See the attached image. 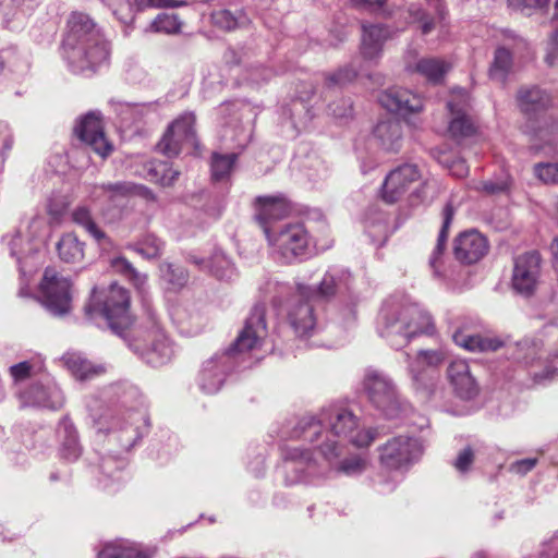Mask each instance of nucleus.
Here are the masks:
<instances>
[{"label": "nucleus", "instance_id": "45", "mask_svg": "<svg viewBox=\"0 0 558 558\" xmlns=\"http://www.w3.org/2000/svg\"><path fill=\"white\" fill-rule=\"evenodd\" d=\"M3 64L7 63L9 70L16 74H25L28 72L31 63L25 53L17 51L16 48L10 47L2 50Z\"/></svg>", "mask_w": 558, "mask_h": 558}, {"label": "nucleus", "instance_id": "2", "mask_svg": "<svg viewBox=\"0 0 558 558\" xmlns=\"http://www.w3.org/2000/svg\"><path fill=\"white\" fill-rule=\"evenodd\" d=\"M63 57L72 72L92 74L109 61L110 46L94 21L84 13L74 12L68 20V32L62 43Z\"/></svg>", "mask_w": 558, "mask_h": 558}, {"label": "nucleus", "instance_id": "41", "mask_svg": "<svg viewBox=\"0 0 558 558\" xmlns=\"http://www.w3.org/2000/svg\"><path fill=\"white\" fill-rule=\"evenodd\" d=\"M453 215H454V210H453L452 205L447 204L442 210L444 220H442L441 229L438 234L437 244L429 257V265L435 270H437V260H438L439 256H441L445 251L446 241H447V236H448V230L451 226Z\"/></svg>", "mask_w": 558, "mask_h": 558}, {"label": "nucleus", "instance_id": "49", "mask_svg": "<svg viewBox=\"0 0 558 558\" xmlns=\"http://www.w3.org/2000/svg\"><path fill=\"white\" fill-rule=\"evenodd\" d=\"M182 23L177 14L161 13L151 22L150 28L156 33L175 34L181 29Z\"/></svg>", "mask_w": 558, "mask_h": 558}, {"label": "nucleus", "instance_id": "42", "mask_svg": "<svg viewBox=\"0 0 558 558\" xmlns=\"http://www.w3.org/2000/svg\"><path fill=\"white\" fill-rule=\"evenodd\" d=\"M129 247L145 258H158L162 253L163 242L154 234H145Z\"/></svg>", "mask_w": 558, "mask_h": 558}, {"label": "nucleus", "instance_id": "19", "mask_svg": "<svg viewBox=\"0 0 558 558\" xmlns=\"http://www.w3.org/2000/svg\"><path fill=\"white\" fill-rule=\"evenodd\" d=\"M283 456L287 484L308 482V476L315 471L311 454L299 447H287Z\"/></svg>", "mask_w": 558, "mask_h": 558}, {"label": "nucleus", "instance_id": "13", "mask_svg": "<svg viewBox=\"0 0 558 558\" xmlns=\"http://www.w3.org/2000/svg\"><path fill=\"white\" fill-rule=\"evenodd\" d=\"M74 134L101 157H107L112 150V145L105 135L99 111H90L83 116L74 128Z\"/></svg>", "mask_w": 558, "mask_h": 558}, {"label": "nucleus", "instance_id": "63", "mask_svg": "<svg viewBox=\"0 0 558 558\" xmlns=\"http://www.w3.org/2000/svg\"><path fill=\"white\" fill-rule=\"evenodd\" d=\"M534 174H558V162H538L534 166Z\"/></svg>", "mask_w": 558, "mask_h": 558}, {"label": "nucleus", "instance_id": "8", "mask_svg": "<svg viewBox=\"0 0 558 558\" xmlns=\"http://www.w3.org/2000/svg\"><path fill=\"white\" fill-rule=\"evenodd\" d=\"M130 296L128 291L117 284H111L104 299L93 291L92 304L86 307L87 314L97 313L101 315L108 325L117 330L129 324Z\"/></svg>", "mask_w": 558, "mask_h": 558}, {"label": "nucleus", "instance_id": "61", "mask_svg": "<svg viewBox=\"0 0 558 558\" xmlns=\"http://www.w3.org/2000/svg\"><path fill=\"white\" fill-rule=\"evenodd\" d=\"M32 369V364L27 361H24L10 366L9 372L14 381H23L31 376Z\"/></svg>", "mask_w": 558, "mask_h": 558}, {"label": "nucleus", "instance_id": "9", "mask_svg": "<svg viewBox=\"0 0 558 558\" xmlns=\"http://www.w3.org/2000/svg\"><path fill=\"white\" fill-rule=\"evenodd\" d=\"M41 304L54 316H63L71 311V282L54 268H46L39 286Z\"/></svg>", "mask_w": 558, "mask_h": 558}, {"label": "nucleus", "instance_id": "6", "mask_svg": "<svg viewBox=\"0 0 558 558\" xmlns=\"http://www.w3.org/2000/svg\"><path fill=\"white\" fill-rule=\"evenodd\" d=\"M196 118L185 112L174 119L163 132L156 145V150L168 158L178 157L184 149L198 155L201 144L195 130Z\"/></svg>", "mask_w": 558, "mask_h": 558}, {"label": "nucleus", "instance_id": "28", "mask_svg": "<svg viewBox=\"0 0 558 558\" xmlns=\"http://www.w3.org/2000/svg\"><path fill=\"white\" fill-rule=\"evenodd\" d=\"M433 10L428 12L416 4L409 7V15L412 23H417L423 35L429 34L436 25L437 21H442L446 15L442 0H425Z\"/></svg>", "mask_w": 558, "mask_h": 558}, {"label": "nucleus", "instance_id": "48", "mask_svg": "<svg viewBox=\"0 0 558 558\" xmlns=\"http://www.w3.org/2000/svg\"><path fill=\"white\" fill-rule=\"evenodd\" d=\"M111 9L112 14L124 25L133 23L135 17L134 4L129 0H102Z\"/></svg>", "mask_w": 558, "mask_h": 558}, {"label": "nucleus", "instance_id": "60", "mask_svg": "<svg viewBox=\"0 0 558 558\" xmlns=\"http://www.w3.org/2000/svg\"><path fill=\"white\" fill-rule=\"evenodd\" d=\"M474 460V452L471 447H465L463 450H461L453 463L454 468L461 472H466L470 466L472 465Z\"/></svg>", "mask_w": 558, "mask_h": 558}, {"label": "nucleus", "instance_id": "53", "mask_svg": "<svg viewBox=\"0 0 558 558\" xmlns=\"http://www.w3.org/2000/svg\"><path fill=\"white\" fill-rule=\"evenodd\" d=\"M544 60L550 68H558V28L547 39Z\"/></svg>", "mask_w": 558, "mask_h": 558}, {"label": "nucleus", "instance_id": "58", "mask_svg": "<svg viewBox=\"0 0 558 558\" xmlns=\"http://www.w3.org/2000/svg\"><path fill=\"white\" fill-rule=\"evenodd\" d=\"M553 333L558 338V327H553ZM548 363H555L554 366L546 365V369L543 373H534V378L537 383H543L544 380H550L555 377L556 371L558 368V354L555 353L550 355Z\"/></svg>", "mask_w": 558, "mask_h": 558}, {"label": "nucleus", "instance_id": "24", "mask_svg": "<svg viewBox=\"0 0 558 558\" xmlns=\"http://www.w3.org/2000/svg\"><path fill=\"white\" fill-rule=\"evenodd\" d=\"M23 405H36L51 410L60 409L64 403L62 391L56 385L41 386L34 385L28 390L21 393Z\"/></svg>", "mask_w": 558, "mask_h": 558}, {"label": "nucleus", "instance_id": "57", "mask_svg": "<svg viewBox=\"0 0 558 558\" xmlns=\"http://www.w3.org/2000/svg\"><path fill=\"white\" fill-rule=\"evenodd\" d=\"M352 102L350 99H340L338 102L328 105V113L337 119L349 118L352 114Z\"/></svg>", "mask_w": 558, "mask_h": 558}, {"label": "nucleus", "instance_id": "47", "mask_svg": "<svg viewBox=\"0 0 558 558\" xmlns=\"http://www.w3.org/2000/svg\"><path fill=\"white\" fill-rule=\"evenodd\" d=\"M238 154L213 153L210 159L211 174H230L235 170Z\"/></svg>", "mask_w": 558, "mask_h": 558}, {"label": "nucleus", "instance_id": "15", "mask_svg": "<svg viewBox=\"0 0 558 558\" xmlns=\"http://www.w3.org/2000/svg\"><path fill=\"white\" fill-rule=\"evenodd\" d=\"M266 336L265 306L257 304L246 318L243 329L234 341L233 349L238 352L255 350L262 345Z\"/></svg>", "mask_w": 558, "mask_h": 558}, {"label": "nucleus", "instance_id": "26", "mask_svg": "<svg viewBox=\"0 0 558 558\" xmlns=\"http://www.w3.org/2000/svg\"><path fill=\"white\" fill-rule=\"evenodd\" d=\"M361 53L365 60L377 61L385 41L390 37L389 29L381 24L363 25Z\"/></svg>", "mask_w": 558, "mask_h": 558}, {"label": "nucleus", "instance_id": "12", "mask_svg": "<svg viewBox=\"0 0 558 558\" xmlns=\"http://www.w3.org/2000/svg\"><path fill=\"white\" fill-rule=\"evenodd\" d=\"M541 277V256L536 252L519 255L514 258L511 276L512 289L522 295H532Z\"/></svg>", "mask_w": 558, "mask_h": 558}, {"label": "nucleus", "instance_id": "4", "mask_svg": "<svg viewBox=\"0 0 558 558\" xmlns=\"http://www.w3.org/2000/svg\"><path fill=\"white\" fill-rule=\"evenodd\" d=\"M517 98L521 111L529 117L524 132L532 142L531 148L539 151L545 146L551 145L558 134V118L550 112L534 120V117L539 116L550 106L549 94L537 86L522 87Z\"/></svg>", "mask_w": 558, "mask_h": 558}, {"label": "nucleus", "instance_id": "59", "mask_svg": "<svg viewBox=\"0 0 558 558\" xmlns=\"http://www.w3.org/2000/svg\"><path fill=\"white\" fill-rule=\"evenodd\" d=\"M548 2L549 0H508V5L512 10L525 13L526 10L544 8Z\"/></svg>", "mask_w": 558, "mask_h": 558}, {"label": "nucleus", "instance_id": "22", "mask_svg": "<svg viewBox=\"0 0 558 558\" xmlns=\"http://www.w3.org/2000/svg\"><path fill=\"white\" fill-rule=\"evenodd\" d=\"M414 51H409L405 56V71L409 73H417L427 81L439 83L451 65L447 61L438 58H421L414 61Z\"/></svg>", "mask_w": 558, "mask_h": 558}, {"label": "nucleus", "instance_id": "33", "mask_svg": "<svg viewBox=\"0 0 558 558\" xmlns=\"http://www.w3.org/2000/svg\"><path fill=\"white\" fill-rule=\"evenodd\" d=\"M153 551L142 545L121 539L107 544L98 558H151Z\"/></svg>", "mask_w": 558, "mask_h": 558}, {"label": "nucleus", "instance_id": "39", "mask_svg": "<svg viewBox=\"0 0 558 558\" xmlns=\"http://www.w3.org/2000/svg\"><path fill=\"white\" fill-rule=\"evenodd\" d=\"M512 68V54L505 47H498L495 51L493 63L489 68V76L497 82H505Z\"/></svg>", "mask_w": 558, "mask_h": 558}, {"label": "nucleus", "instance_id": "35", "mask_svg": "<svg viewBox=\"0 0 558 558\" xmlns=\"http://www.w3.org/2000/svg\"><path fill=\"white\" fill-rule=\"evenodd\" d=\"M452 339L459 347L469 351H496L502 345V342L496 338L464 335L459 330L453 332Z\"/></svg>", "mask_w": 558, "mask_h": 558}, {"label": "nucleus", "instance_id": "1", "mask_svg": "<svg viewBox=\"0 0 558 558\" xmlns=\"http://www.w3.org/2000/svg\"><path fill=\"white\" fill-rule=\"evenodd\" d=\"M359 420L353 412L341 405H331L322 413L318 421L302 418L293 430V437L315 444L322 454L331 463L338 457V444L348 439L356 447L369 446L376 435L373 429H359Z\"/></svg>", "mask_w": 558, "mask_h": 558}, {"label": "nucleus", "instance_id": "25", "mask_svg": "<svg viewBox=\"0 0 558 558\" xmlns=\"http://www.w3.org/2000/svg\"><path fill=\"white\" fill-rule=\"evenodd\" d=\"M450 384L463 399H471L477 393V384L470 372L469 364L463 360L452 361L447 369Z\"/></svg>", "mask_w": 558, "mask_h": 558}, {"label": "nucleus", "instance_id": "18", "mask_svg": "<svg viewBox=\"0 0 558 558\" xmlns=\"http://www.w3.org/2000/svg\"><path fill=\"white\" fill-rule=\"evenodd\" d=\"M487 252V239L476 230L464 231L454 240L453 253L461 263L474 264L483 258Z\"/></svg>", "mask_w": 558, "mask_h": 558}, {"label": "nucleus", "instance_id": "46", "mask_svg": "<svg viewBox=\"0 0 558 558\" xmlns=\"http://www.w3.org/2000/svg\"><path fill=\"white\" fill-rule=\"evenodd\" d=\"M72 217L73 221L82 226L97 242H101L106 239V234L97 227L87 208H76Z\"/></svg>", "mask_w": 558, "mask_h": 558}, {"label": "nucleus", "instance_id": "44", "mask_svg": "<svg viewBox=\"0 0 558 558\" xmlns=\"http://www.w3.org/2000/svg\"><path fill=\"white\" fill-rule=\"evenodd\" d=\"M111 267L114 271L128 277L138 290H142L146 284V276L140 274L125 257L119 256L113 258Z\"/></svg>", "mask_w": 558, "mask_h": 558}, {"label": "nucleus", "instance_id": "64", "mask_svg": "<svg viewBox=\"0 0 558 558\" xmlns=\"http://www.w3.org/2000/svg\"><path fill=\"white\" fill-rule=\"evenodd\" d=\"M420 171L421 170L418 169V166L416 163H403L395 169L389 170L387 174H416Z\"/></svg>", "mask_w": 558, "mask_h": 558}, {"label": "nucleus", "instance_id": "40", "mask_svg": "<svg viewBox=\"0 0 558 558\" xmlns=\"http://www.w3.org/2000/svg\"><path fill=\"white\" fill-rule=\"evenodd\" d=\"M410 182L408 177H385L380 187V197L388 204L397 202L405 193Z\"/></svg>", "mask_w": 558, "mask_h": 558}, {"label": "nucleus", "instance_id": "10", "mask_svg": "<svg viewBox=\"0 0 558 558\" xmlns=\"http://www.w3.org/2000/svg\"><path fill=\"white\" fill-rule=\"evenodd\" d=\"M379 460L389 470L408 468L417 461L423 453V446L417 438L398 436L380 447Z\"/></svg>", "mask_w": 558, "mask_h": 558}, {"label": "nucleus", "instance_id": "5", "mask_svg": "<svg viewBox=\"0 0 558 558\" xmlns=\"http://www.w3.org/2000/svg\"><path fill=\"white\" fill-rule=\"evenodd\" d=\"M265 236L271 255L283 265L304 262L317 247L302 222H289L277 228H266Z\"/></svg>", "mask_w": 558, "mask_h": 558}, {"label": "nucleus", "instance_id": "62", "mask_svg": "<svg viewBox=\"0 0 558 558\" xmlns=\"http://www.w3.org/2000/svg\"><path fill=\"white\" fill-rule=\"evenodd\" d=\"M536 463H537L536 458L522 459V460H519V461L512 463L511 470L517 474L524 475L529 471H531L536 465Z\"/></svg>", "mask_w": 558, "mask_h": 558}, {"label": "nucleus", "instance_id": "43", "mask_svg": "<svg viewBox=\"0 0 558 558\" xmlns=\"http://www.w3.org/2000/svg\"><path fill=\"white\" fill-rule=\"evenodd\" d=\"M61 427L66 435V439L62 444L61 454L64 459L74 461L81 456L76 432L72 423L66 418L61 422Z\"/></svg>", "mask_w": 558, "mask_h": 558}, {"label": "nucleus", "instance_id": "51", "mask_svg": "<svg viewBox=\"0 0 558 558\" xmlns=\"http://www.w3.org/2000/svg\"><path fill=\"white\" fill-rule=\"evenodd\" d=\"M510 182L508 177H489L487 180H482L476 189L481 190L487 195H495L508 190Z\"/></svg>", "mask_w": 558, "mask_h": 558}, {"label": "nucleus", "instance_id": "56", "mask_svg": "<svg viewBox=\"0 0 558 558\" xmlns=\"http://www.w3.org/2000/svg\"><path fill=\"white\" fill-rule=\"evenodd\" d=\"M133 4L135 12H142L149 8L180 7L185 2L178 0H135Z\"/></svg>", "mask_w": 558, "mask_h": 558}, {"label": "nucleus", "instance_id": "37", "mask_svg": "<svg viewBox=\"0 0 558 558\" xmlns=\"http://www.w3.org/2000/svg\"><path fill=\"white\" fill-rule=\"evenodd\" d=\"M211 21L216 27L228 32L234 31L248 23V19L243 11L238 10L236 12H231L227 9L215 11L211 14Z\"/></svg>", "mask_w": 558, "mask_h": 558}, {"label": "nucleus", "instance_id": "31", "mask_svg": "<svg viewBox=\"0 0 558 558\" xmlns=\"http://www.w3.org/2000/svg\"><path fill=\"white\" fill-rule=\"evenodd\" d=\"M378 145L387 151H398L402 145V126L400 121L389 119L380 121L374 129Z\"/></svg>", "mask_w": 558, "mask_h": 558}, {"label": "nucleus", "instance_id": "7", "mask_svg": "<svg viewBox=\"0 0 558 558\" xmlns=\"http://www.w3.org/2000/svg\"><path fill=\"white\" fill-rule=\"evenodd\" d=\"M363 391L372 404L386 417H397L400 403L393 381L383 372L367 368L362 380Z\"/></svg>", "mask_w": 558, "mask_h": 558}, {"label": "nucleus", "instance_id": "14", "mask_svg": "<svg viewBox=\"0 0 558 558\" xmlns=\"http://www.w3.org/2000/svg\"><path fill=\"white\" fill-rule=\"evenodd\" d=\"M445 361L439 350H421L409 360V373L417 390H430L435 385L436 368Z\"/></svg>", "mask_w": 558, "mask_h": 558}, {"label": "nucleus", "instance_id": "21", "mask_svg": "<svg viewBox=\"0 0 558 558\" xmlns=\"http://www.w3.org/2000/svg\"><path fill=\"white\" fill-rule=\"evenodd\" d=\"M228 355L214 356L205 361L198 373L197 381L201 390L213 395L219 391L225 378Z\"/></svg>", "mask_w": 558, "mask_h": 558}, {"label": "nucleus", "instance_id": "30", "mask_svg": "<svg viewBox=\"0 0 558 558\" xmlns=\"http://www.w3.org/2000/svg\"><path fill=\"white\" fill-rule=\"evenodd\" d=\"M311 299L299 301L291 305L289 311V322L299 336H306L312 331L316 324L314 307Z\"/></svg>", "mask_w": 558, "mask_h": 558}, {"label": "nucleus", "instance_id": "55", "mask_svg": "<svg viewBox=\"0 0 558 558\" xmlns=\"http://www.w3.org/2000/svg\"><path fill=\"white\" fill-rule=\"evenodd\" d=\"M13 134L7 123L0 122V171L3 170L4 154L12 148Z\"/></svg>", "mask_w": 558, "mask_h": 558}, {"label": "nucleus", "instance_id": "34", "mask_svg": "<svg viewBox=\"0 0 558 558\" xmlns=\"http://www.w3.org/2000/svg\"><path fill=\"white\" fill-rule=\"evenodd\" d=\"M193 263L221 280L231 279L235 272L233 264L221 251H215L207 260L194 258Z\"/></svg>", "mask_w": 558, "mask_h": 558}, {"label": "nucleus", "instance_id": "27", "mask_svg": "<svg viewBox=\"0 0 558 558\" xmlns=\"http://www.w3.org/2000/svg\"><path fill=\"white\" fill-rule=\"evenodd\" d=\"M37 5V0H1L0 15L3 25L10 29L20 27Z\"/></svg>", "mask_w": 558, "mask_h": 558}, {"label": "nucleus", "instance_id": "16", "mask_svg": "<svg viewBox=\"0 0 558 558\" xmlns=\"http://www.w3.org/2000/svg\"><path fill=\"white\" fill-rule=\"evenodd\" d=\"M351 274L344 269H332L325 274L316 290L299 284L298 292L302 299H328L338 292L350 289Z\"/></svg>", "mask_w": 558, "mask_h": 558}, {"label": "nucleus", "instance_id": "52", "mask_svg": "<svg viewBox=\"0 0 558 558\" xmlns=\"http://www.w3.org/2000/svg\"><path fill=\"white\" fill-rule=\"evenodd\" d=\"M366 469V460L359 457H350L340 462L337 471L345 475H356Z\"/></svg>", "mask_w": 558, "mask_h": 558}, {"label": "nucleus", "instance_id": "50", "mask_svg": "<svg viewBox=\"0 0 558 558\" xmlns=\"http://www.w3.org/2000/svg\"><path fill=\"white\" fill-rule=\"evenodd\" d=\"M435 158L444 168L452 170L451 174H460L464 170V161L459 159L451 150H436Z\"/></svg>", "mask_w": 558, "mask_h": 558}, {"label": "nucleus", "instance_id": "3", "mask_svg": "<svg viewBox=\"0 0 558 558\" xmlns=\"http://www.w3.org/2000/svg\"><path fill=\"white\" fill-rule=\"evenodd\" d=\"M379 332L392 347L401 348L416 336L433 335L435 324L423 307L388 300L379 313Z\"/></svg>", "mask_w": 558, "mask_h": 558}, {"label": "nucleus", "instance_id": "20", "mask_svg": "<svg viewBox=\"0 0 558 558\" xmlns=\"http://www.w3.org/2000/svg\"><path fill=\"white\" fill-rule=\"evenodd\" d=\"M256 220L264 232L266 228H272V221L282 219L290 211V204L281 194L258 196L256 198Z\"/></svg>", "mask_w": 558, "mask_h": 558}, {"label": "nucleus", "instance_id": "32", "mask_svg": "<svg viewBox=\"0 0 558 558\" xmlns=\"http://www.w3.org/2000/svg\"><path fill=\"white\" fill-rule=\"evenodd\" d=\"M4 241L8 244L11 256L16 258L20 271L25 274L28 266V259H34L35 254L38 253V243L33 240L22 239L20 233L5 236Z\"/></svg>", "mask_w": 558, "mask_h": 558}, {"label": "nucleus", "instance_id": "11", "mask_svg": "<svg viewBox=\"0 0 558 558\" xmlns=\"http://www.w3.org/2000/svg\"><path fill=\"white\" fill-rule=\"evenodd\" d=\"M447 108L451 116L448 132L453 140L460 142L476 132L474 120L470 114V95L465 89L460 87L453 88L451 98L447 102Z\"/></svg>", "mask_w": 558, "mask_h": 558}, {"label": "nucleus", "instance_id": "17", "mask_svg": "<svg viewBox=\"0 0 558 558\" xmlns=\"http://www.w3.org/2000/svg\"><path fill=\"white\" fill-rule=\"evenodd\" d=\"M380 105L390 112L403 118L422 110V98L409 89L392 87L383 92L379 96Z\"/></svg>", "mask_w": 558, "mask_h": 558}, {"label": "nucleus", "instance_id": "23", "mask_svg": "<svg viewBox=\"0 0 558 558\" xmlns=\"http://www.w3.org/2000/svg\"><path fill=\"white\" fill-rule=\"evenodd\" d=\"M173 345L161 329L153 330L141 356L147 364L160 366L168 363L173 355Z\"/></svg>", "mask_w": 558, "mask_h": 558}, {"label": "nucleus", "instance_id": "54", "mask_svg": "<svg viewBox=\"0 0 558 558\" xmlns=\"http://www.w3.org/2000/svg\"><path fill=\"white\" fill-rule=\"evenodd\" d=\"M357 75L356 71L351 68H343L338 70L337 72L329 74L326 77L327 85L329 87L332 86H341L345 83L351 82L353 78H355Z\"/></svg>", "mask_w": 558, "mask_h": 558}, {"label": "nucleus", "instance_id": "29", "mask_svg": "<svg viewBox=\"0 0 558 558\" xmlns=\"http://www.w3.org/2000/svg\"><path fill=\"white\" fill-rule=\"evenodd\" d=\"M65 367L80 381L90 380L106 373L104 364H96L85 359L81 353H65L62 356Z\"/></svg>", "mask_w": 558, "mask_h": 558}, {"label": "nucleus", "instance_id": "38", "mask_svg": "<svg viewBox=\"0 0 558 558\" xmlns=\"http://www.w3.org/2000/svg\"><path fill=\"white\" fill-rule=\"evenodd\" d=\"M160 277L171 291L181 290L189 280V274L183 267L170 263L160 265Z\"/></svg>", "mask_w": 558, "mask_h": 558}, {"label": "nucleus", "instance_id": "36", "mask_svg": "<svg viewBox=\"0 0 558 558\" xmlns=\"http://www.w3.org/2000/svg\"><path fill=\"white\" fill-rule=\"evenodd\" d=\"M57 251L65 263H80L84 258V243L73 233L64 234L59 240Z\"/></svg>", "mask_w": 558, "mask_h": 558}]
</instances>
